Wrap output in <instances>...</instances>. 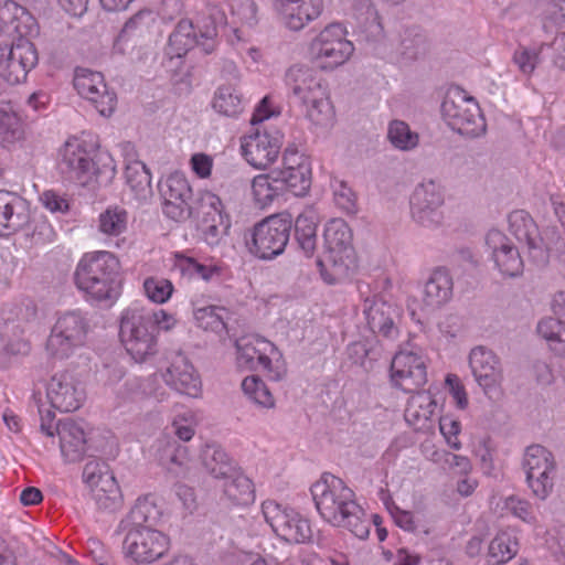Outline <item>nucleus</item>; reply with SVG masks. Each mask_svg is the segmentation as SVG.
Instances as JSON below:
<instances>
[{"label": "nucleus", "instance_id": "nucleus-1", "mask_svg": "<svg viewBox=\"0 0 565 565\" xmlns=\"http://www.w3.org/2000/svg\"><path fill=\"white\" fill-rule=\"evenodd\" d=\"M310 491L318 513L327 523L347 529L361 540L369 536L371 522L354 491L342 479L326 473Z\"/></svg>", "mask_w": 565, "mask_h": 565}, {"label": "nucleus", "instance_id": "nucleus-2", "mask_svg": "<svg viewBox=\"0 0 565 565\" xmlns=\"http://www.w3.org/2000/svg\"><path fill=\"white\" fill-rule=\"evenodd\" d=\"M285 83L315 129L327 130L334 125L335 110L328 84L313 67L305 64L290 66Z\"/></svg>", "mask_w": 565, "mask_h": 565}, {"label": "nucleus", "instance_id": "nucleus-3", "mask_svg": "<svg viewBox=\"0 0 565 565\" xmlns=\"http://www.w3.org/2000/svg\"><path fill=\"white\" fill-rule=\"evenodd\" d=\"M97 152V142L90 135L68 137L58 148L57 168L67 179L79 185H92L99 174L111 179L116 174L115 160L108 152Z\"/></svg>", "mask_w": 565, "mask_h": 565}, {"label": "nucleus", "instance_id": "nucleus-4", "mask_svg": "<svg viewBox=\"0 0 565 565\" xmlns=\"http://www.w3.org/2000/svg\"><path fill=\"white\" fill-rule=\"evenodd\" d=\"M227 18L224 10L209 1L202 19L194 26L189 19H181L169 35L164 51V66L169 72L177 73L183 64L188 52L199 46L209 54L214 50L218 28L225 26Z\"/></svg>", "mask_w": 565, "mask_h": 565}, {"label": "nucleus", "instance_id": "nucleus-5", "mask_svg": "<svg viewBox=\"0 0 565 565\" xmlns=\"http://www.w3.org/2000/svg\"><path fill=\"white\" fill-rule=\"evenodd\" d=\"M74 280L87 301L111 306L121 294L120 263L107 250L85 253L76 265Z\"/></svg>", "mask_w": 565, "mask_h": 565}, {"label": "nucleus", "instance_id": "nucleus-6", "mask_svg": "<svg viewBox=\"0 0 565 565\" xmlns=\"http://www.w3.org/2000/svg\"><path fill=\"white\" fill-rule=\"evenodd\" d=\"M324 255L318 262L320 275L329 285L349 280L358 269L352 245V231L342 218H332L324 225Z\"/></svg>", "mask_w": 565, "mask_h": 565}, {"label": "nucleus", "instance_id": "nucleus-7", "mask_svg": "<svg viewBox=\"0 0 565 565\" xmlns=\"http://www.w3.org/2000/svg\"><path fill=\"white\" fill-rule=\"evenodd\" d=\"M88 332V320L81 311L60 315L46 339L47 356L58 361L72 358L86 345Z\"/></svg>", "mask_w": 565, "mask_h": 565}, {"label": "nucleus", "instance_id": "nucleus-8", "mask_svg": "<svg viewBox=\"0 0 565 565\" xmlns=\"http://www.w3.org/2000/svg\"><path fill=\"white\" fill-rule=\"evenodd\" d=\"M119 337L126 352L137 363L150 361L159 351L158 332L139 311L138 301L121 312Z\"/></svg>", "mask_w": 565, "mask_h": 565}, {"label": "nucleus", "instance_id": "nucleus-9", "mask_svg": "<svg viewBox=\"0 0 565 565\" xmlns=\"http://www.w3.org/2000/svg\"><path fill=\"white\" fill-rule=\"evenodd\" d=\"M235 347L236 364L239 369L262 371L273 381L285 376L282 354L273 342L258 335H246L236 340Z\"/></svg>", "mask_w": 565, "mask_h": 565}, {"label": "nucleus", "instance_id": "nucleus-10", "mask_svg": "<svg viewBox=\"0 0 565 565\" xmlns=\"http://www.w3.org/2000/svg\"><path fill=\"white\" fill-rule=\"evenodd\" d=\"M348 30L340 22L327 24L310 42L309 52L316 65L327 72L344 65L354 53Z\"/></svg>", "mask_w": 565, "mask_h": 565}, {"label": "nucleus", "instance_id": "nucleus-11", "mask_svg": "<svg viewBox=\"0 0 565 565\" xmlns=\"http://www.w3.org/2000/svg\"><path fill=\"white\" fill-rule=\"evenodd\" d=\"M260 513L273 533L289 544H302L311 537L309 521L292 507L267 499L260 504Z\"/></svg>", "mask_w": 565, "mask_h": 565}, {"label": "nucleus", "instance_id": "nucleus-12", "mask_svg": "<svg viewBox=\"0 0 565 565\" xmlns=\"http://www.w3.org/2000/svg\"><path fill=\"white\" fill-rule=\"evenodd\" d=\"M292 217L288 213L273 214L256 223L248 243L249 252L259 259L281 255L289 242Z\"/></svg>", "mask_w": 565, "mask_h": 565}, {"label": "nucleus", "instance_id": "nucleus-13", "mask_svg": "<svg viewBox=\"0 0 565 565\" xmlns=\"http://www.w3.org/2000/svg\"><path fill=\"white\" fill-rule=\"evenodd\" d=\"M441 113L448 126L460 135L478 137L486 131V120L478 103L461 89L447 95Z\"/></svg>", "mask_w": 565, "mask_h": 565}, {"label": "nucleus", "instance_id": "nucleus-14", "mask_svg": "<svg viewBox=\"0 0 565 565\" xmlns=\"http://www.w3.org/2000/svg\"><path fill=\"white\" fill-rule=\"evenodd\" d=\"M444 204V186L433 179L423 180L415 186L409 196L411 218L423 228L436 230L444 221L441 210Z\"/></svg>", "mask_w": 565, "mask_h": 565}, {"label": "nucleus", "instance_id": "nucleus-15", "mask_svg": "<svg viewBox=\"0 0 565 565\" xmlns=\"http://www.w3.org/2000/svg\"><path fill=\"white\" fill-rule=\"evenodd\" d=\"M282 141V132L275 127L255 128L242 138L241 152L249 166L265 170L277 160Z\"/></svg>", "mask_w": 565, "mask_h": 565}, {"label": "nucleus", "instance_id": "nucleus-16", "mask_svg": "<svg viewBox=\"0 0 565 565\" xmlns=\"http://www.w3.org/2000/svg\"><path fill=\"white\" fill-rule=\"evenodd\" d=\"M526 483L534 497L545 500L554 489L556 463L550 450L541 445L529 446L523 457Z\"/></svg>", "mask_w": 565, "mask_h": 565}, {"label": "nucleus", "instance_id": "nucleus-17", "mask_svg": "<svg viewBox=\"0 0 565 565\" xmlns=\"http://www.w3.org/2000/svg\"><path fill=\"white\" fill-rule=\"evenodd\" d=\"M83 480L99 509L113 512L121 508L122 494L107 463L88 461L83 470Z\"/></svg>", "mask_w": 565, "mask_h": 565}, {"label": "nucleus", "instance_id": "nucleus-18", "mask_svg": "<svg viewBox=\"0 0 565 565\" xmlns=\"http://www.w3.org/2000/svg\"><path fill=\"white\" fill-rule=\"evenodd\" d=\"M38 62V51L28 39H19L10 46L0 45V78L9 85L24 82Z\"/></svg>", "mask_w": 565, "mask_h": 565}, {"label": "nucleus", "instance_id": "nucleus-19", "mask_svg": "<svg viewBox=\"0 0 565 565\" xmlns=\"http://www.w3.org/2000/svg\"><path fill=\"white\" fill-rule=\"evenodd\" d=\"M162 211L169 218L181 222L192 213V188L184 173L174 171L159 182Z\"/></svg>", "mask_w": 565, "mask_h": 565}, {"label": "nucleus", "instance_id": "nucleus-20", "mask_svg": "<svg viewBox=\"0 0 565 565\" xmlns=\"http://www.w3.org/2000/svg\"><path fill=\"white\" fill-rule=\"evenodd\" d=\"M169 548V537L151 526H132L126 534L124 550L137 563L160 558Z\"/></svg>", "mask_w": 565, "mask_h": 565}, {"label": "nucleus", "instance_id": "nucleus-21", "mask_svg": "<svg viewBox=\"0 0 565 565\" xmlns=\"http://www.w3.org/2000/svg\"><path fill=\"white\" fill-rule=\"evenodd\" d=\"M46 396L52 407L62 413L75 412L86 401L84 382L73 372L55 373L46 385Z\"/></svg>", "mask_w": 565, "mask_h": 565}, {"label": "nucleus", "instance_id": "nucleus-22", "mask_svg": "<svg viewBox=\"0 0 565 565\" xmlns=\"http://www.w3.org/2000/svg\"><path fill=\"white\" fill-rule=\"evenodd\" d=\"M484 244L489 259L501 276L514 278L523 273L524 263L519 248L502 231L489 230Z\"/></svg>", "mask_w": 565, "mask_h": 565}, {"label": "nucleus", "instance_id": "nucleus-23", "mask_svg": "<svg viewBox=\"0 0 565 565\" xmlns=\"http://www.w3.org/2000/svg\"><path fill=\"white\" fill-rule=\"evenodd\" d=\"M469 366L475 381L489 398L501 394L503 369L499 356L486 347H476L469 353Z\"/></svg>", "mask_w": 565, "mask_h": 565}, {"label": "nucleus", "instance_id": "nucleus-24", "mask_svg": "<svg viewBox=\"0 0 565 565\" xmlns=\"http://www.w3.org/2000/svg\"><path fill=\"white\" fill-rule=\"evenodd\" d=\"M278 23L287 31L300 32L323 12V0H270Z\"/></svg>", "mask_w": 565, "mask_h": 565}, {"label": "nucleus", "instance_id": "nucleus-25", "mask_svg": "<svg viewBox=\"0 0 565 565\" xmlns=\"http://www.w3.org/2000/svg\"><path fill=\"white\" fill-rule=\"evenodd\" d=\"M73 82L78 95L90 102L102 116L109 117L114 113L117 97L107 87L102 73L77 67Z\"/></svg>", "mask_w": 565, "mask_h": 565}, {"label": "nucleus", "instance_id": "nucleus-26", "mask_svg": "<svg viewBox=\"0 0 565 565\" xmlns=\"http://www.w3.org/2000/svg\"><path fill=\"white\" fill-rule=\"evenodd\" d=\"M391 381L405 392L423 386L427 381L424 356L413 350L398 351L391 363Z\"/></svg>", "mask_w": 565, "mask_h": 565}, {"label": "nucleus", "instance_id": "nucleus-27", "mask_svg": "<svg viewBox=\"0 0 565 565\" xmlns=\"http://www.w3.org/2000/svg\"><path fill=\"white\" fill-rule=\"evenodd\" d=\"M363 313L372 332L388 340H395L398 337L397 323L401 310L397 306L373 296L364 299Z\"/></svg>", "mask_w": 565, "mask_h": 565}, {"label": "nucleus", "instance_id": "nucleus-28", "mask_svg": "<svg viewBox=\"0 0 565 565\" xmlns=\"http://www.w3.org/2000/svg\"><path fill=\"white\" fill-rule=\"evenodd\" d=\"M163 382L173 391L198 398L202 394L201 376L183 354H177L161 372Z\"/></svg>", "mask_w": 565, "mask_h": 565}, {"label": "nucleus", "instance_id": "nucleus-29", "mask_svg": "<svg viewBox=\"0 0 565 565\" xmlns=\"http://www.w3.org/2000/svg\"><path fill=\"white\" fill-rule=\"evenodd\" d=\"M281 190L289 189L295 195H305L311 185V168L308 159L297 150L287 149L282 156V168L275 170Z\"/></svg>", "mask_w": 565, "mask_h": 565}, {"label": "nucleus", "instance_id": "nucleus-30", "mask_svg": "<svg viewBox=\"0 0 565 565\" xmlns=\"http://www.w3.org/2000/svg\"><path fill=\"white\" fill-rule=\"evenodd\" d=\"M158 463L169 473L186 478L193 469V460L189 448L170 436H161L153 445Z\"/></svg>", "mask_w": 565, "mask_h": 565}, {"label": "nucleus", "instance_id": "nucleus-31", "mask_svg": "<svg viewBox=\"0 0 565 565\" xmlns=\"http://www.w3.org/2000/svg\"><path fill=\"white\" fill-rule=\"evenodd\" d=\"M0 32L29 40L38 34V23L24 7L13 0H3L0 2Z\"/></svg>", "mask_w": 565, "mask_h": 565}, {"label": "nucleus", "instance_id": "nucleus-32", "mask_svg": "<svg viewBox=\"0 0 565 565\" xmlns=\"http://www.w3.org/2000/svg\"><path fill=\"white\" fill-rule=\"evenodd\" d=\"M509 230L520 242H524L535 262L547 259V244L539 233L537 225L524 210L512 211L508 216Z\"/></svg>", "mask_w": 565, "mask_h": 565}, {"label": "nucleus", "instance_id": "nucleus-33", "mask_svg": "<svg viewBox=\"0 0 565 565\" xmlns=\"http://www.w3.org/2000/svg\"><path fill=\"white\" fill-rule=\"evenodd\" d=\"M563 292L556 295L552 302L555 317H547L537 323L539 335L546 341L548 349L558 356L565 358V312Z\"/></svg>", "mask_w": 565, "mask_h": 565}, {"label": "nucleus", "instance_id": "nucleus-34", "mask_svg": "<svg viewBox=\"0 0 565 565\" xmlns=\"http://www.w3.org/2000/svg\"><path fill=\"white\" fill-rule=\"evenodd\" d=\"M30 218V209L25 200L13 192L0 191V236L24 228Z\"/></svg>", "mask_w": 565, "mask_h": 565}, {"label": "nucleus", "instance_id": "nucleus-35", "mask_svg": "<svg viewBox=\"0 0 565 565\" xmlns=\"http://www.w3.org/2000/svg\"><path fill=\"white\" fill-rule=\"evenodd\" d=\"M122 151L126 184L136 200H147L152 194L151 174L146 164L137 159L132 145H124Z\"/></svg>", "mask_w": 565, "mask_h": 565}, {"label": "nucleus", "instance_id": "nucleus-36", "mask_svg": "<svg viewBox=\"0 0 565 565\" xmlns=\"http://www.w3.org/2000/svg\"><path fill=\"white\" fill-rule=\"evenodd\" d=\"M222 499L228 504L247 505L255 500V489L252 480L236 467L224 479L218 481Z\"/></svg>", "mask_w": 565, "mask_h": 565}, {"label": "nucleus", "instance_id": "nucleus-37", "mask_svg": "<svg viewBox=\"0 0 565 565\" xmlns=\"http://www.w3.org/2000/svg\"><path fill=\"white\" fill-rule=\"evenodd\" d=\"M437 401L429 391H420L412 395L405 409L406 422L416 430L428 428L436 414Z\"/></svg>", "mask_w": 565, "mask_h": 565}, {"label": "nucleus", "instance_id": "nucleus-38", "mask_svg": "<svg viewBox=\"0 0 565 565\" xmlns=\"http://www.w3.org/2000/svg\"><path fill=\"white\" fill-rule=\"evenodd\" d=\"M62 456L67 461H77L85 452V434L77 423L67 419L56 426Z\"/></svg>", "mask_w": 565, "mask_h": 565}, {"label": "nucleus", "instance_id": "nucleus-39", "mask_svg": "<svg viewBox=\"0 0 565 565\" xmlns=\"http://www.w3.org/2000/svg\"><path fill=\"white\" fill-rule=\"evenodd\" d=\"M320 222L319 211L306 206L295 221V236L306 256H311L317 247V227Z\"/></svg>", "mask_w": 565, "mask_h": 565}, {"label": "nucleus", "instance_id": "nucleus-40", "mask_svg": "<svg viewBox=\"0 0 565 565\" xmlns=\"http://www.w3.org/2000/svg\"><path fill=\"white\" fill-rule=\"evenodd\" d=\"M25 138V125L10 103H0V145L10 148Z\"/></svg>", "mask_w": 565, "mask_h": 565}, {"label": "nucleus", "instance_id": "nucleus-41", "mask_svg": "<svg viewBox=\"0 0 565 565\" xmlns=\"http://www.w3.org/2000/svg\"><path fill=\"white\" fill-rule=\"evenodd\" d=\"M452 278L446 268L433 270L424 287V301L429 307H440L452 297Z\"/></svg>", "mask_w": 565, "mask_h": 565}, {"label": "nucleus", "instance_id": "nucleus-42", "mask_svg": "<svg viewBox=\"0 0 565 565\" xmlns=\"http://www.w3.org/2000/svg\"><path fill=\"white\" fill-rule=\"evenodd\" d=\"M519 537L511 527L497 532L488 546V562L491 565H501L511 561L519 552Z\"/></svg>", "mask_w": 565, "mask_h": 565}, {"label": "nucleus", "instance_id": "nucleus-43", "mask_svg": "<svg viewBox=\"0 0 565 565\" xmlns=\"http://www.w3.org/2000/svg\"><path fill=\"white\" fill-rule=\"evenodd\" d=\"M250 190L253 201L259 209L270 206L282 193L281 183L275 171L254 177L250 182Z\"/></svg>", "mask_w": 565, "mask_h": 565}, {"label": "nucleus", "instance_id": "nucleus-44", "mask_svg": "<svg viewBox=\"0 0 565 565\" xmlns=\"http://www.w3.org/2000/svg\"><path fill=\"white\" fill-rule=\"evenodd\" d=\"M202 461L206 472L217 481L231 476L237 467L227 452L217 445L205 446L202 452Z\"/></svg>", "mask_w": 565, "mask_h": 565}, {"label": "nucleus", "instance_id": "nucleus-45", "mask_svg": "<svg viewBox=\"0 0 565 565\" xmlns=\"http://www.w3.org/2000/svg\"><path fill=\"white\" fill-rule=\"evenodd\" d=\"M212 106L221 115L236 117L244 110L245 98L236 85L224 84L216 88Z\"/></svg>", "mask_w": 565, "mask_h": 565}, {"label": "nucleus", "instance_id": "nucleus-46", "mask_svg": "<svg viewBox=\"0 0 565 565\" xmlns=\"http://www.w3.org/2000/svg\"><path fill=\"white\" fill-rule=\"evenodd\" d=\"M162 516V511L158 507L156 498L147 494L137 499L132 507L129 520L134 526H151L156 525Z\"/></svg>", "mask_w": 565, "mask_h": 565}, {"label": "nucleus", "instance_id": "nucleus-47", "mask_svg": "<svg viewBox=\"0 0 565 565\" xmlns=\"http://www.w3.org/2000/svg\"><path fill=\"white\" fill-rule=\"evenodd\" d=\"M128 226V213L119 206H109L98 216V230L108 237L124 234Z\"/></svg>", "mask_w": 565, "mask_h": 565}, {"label": "nucleus", "instance_id": "nucleus-48", "mask_svg": "<svg viewBox=\"0 0 565 565\" xmlns=\"http://www.w3.org/2000/svg\"><path fill=\"white\" fill-rule=\"evenodd\" d=\"M387 138L394 148L411 151L419 143V135L403 120H393L388 125Z\"/></svg>", "mask_w": 565, "mask_h": 565}, {"label": "nucleus", "instance_id": "nucleus-49", "mask_svg": "<svg viewBox=\"0 0 565 565\" xmlns=\"http://www.w3.org/2000/svg\"><path fill=\"white\" fill-rule=\"evenodd\" d=\"M426 49V40L422 34L414 30H406L401 36L396 52L403 61L412 62L424 56Z\"/></svg>", "mask_w": 565, "mask_h": 565}, {"label": "nucleus", "instance_id": "nucleus-50", "mask_svg": "<svg viewBox=\"0 0 565 565\" xmlns=\"http://www.w3.org/2000/svg\"><path fill=\"white\" fill-rule=\"evenodd\" d=\"M545 47V44L520 45L513 53L512 62L523 75L530 76L541 63V54Z\"/></svg>", "mask_w": 565, "mask_h": 565}, {"label": "nucleus", "instance_id": "nucleus-51", "mask_svg": "<svg viewBox=\"0 0 565 565\" xmlns=\"http://www.w3.org/2000/svg\"><path fill=\"white\" fill-rule=\"evenodd\" d=\"M242 390L256 405L264 408H273L275 406L274 396L258 376H246L242 382Z\"/></svg>", "mask_w": 565, "mask_h": 565}, {"label": "nucleus", "instance_id": "nucleus-52", "mask_svg": "<svg viewBox=\"0 0 565 565\" xmlns=\"http://www.w3.org/2000/svg\"><path fill=\"white\" fill-rule=\"evenodd\" d=\"M226 310L221 307L207 306L194 311V319L198 326L204 330L221 333L226 329Z\"/></svg>", "mask_w": 565, "mask_h": 565}, {"label": "nucleus", "instance_id": "nucleus-53", "mask_svg": "<svg viewBox=\"0 0 565 565\" xmlns=\"http://www.w3.org/2000/svg\"><path fill=\"white\" fill-rule=\"evenodd\" d=\"M352 10L361 25L373 35L382 31L379 13L371 0H354Z\"/></svg>", "mask_w": 565, "mask_h": 565}, {"label": "nucleus", "instance_id": "nucleus-54", "mask_svg": "<svg viewBox=\"0 0 565 565\" xmlns=\"http://www.w3.org/2000/svg\"><path fill=\"white\" fill-rule=\"evenodd\" d=\"M334 204L344 213L354 214L358 211L356 195L349 184L338 178L331 180Z\"/></svg>", "mask_w": 565, "mask_h": 565}, {"label": "nucleus", "instance_id": "nucleus-55", "mask_svg": "<svg viewBox=\"0 0 565 565\" xmlns=\"http://www.w3.org/2000/svg\"><path fill=\"white\" fill-rule=\"evenodd\" d=\"M143 291L147 298L158 305L169 301L174 287L172 282L162 277H148L143 281Z\"/></svg>", "mask_w": 565, "mask_h": 565}, {"label": "nucleus", "instance_id": "nucleus-56", "mask_svg": "<svg viewBox=\"0 0 565 565\" xmlns=\"http://www.w3.org/2000/svg\"><path fill=\"white\" fill-rule=\"evenodd\" d=\"M138 309L154 332L157 330L169 332L178 323L177 318L163 309H151L141 302H138Z\"/></svg>", "mask_w": 565, "mask_h": 565}, {"label": "nucleus", "instance_id": "nucleus-57", "mask_svg": "<svg viewBox=\"0 0 565 565\" xmlns=\"http://www.w3.org/2000/svg\"><path fill=\"white\" fill-rule=\"evenodd\" d=\"M233 23L254 26L258 19V7L255 0H231L228 3Z\"/></svg>", "mask_w": 565, "mask_h": 565}, {"label": "nucleus", "instance_id": "nucleus-58", "mask_svg": "<svg viewBox=\"0 0 565 565\" xmlns=\"http://www.w3.org/2000/svg\"><path fill=\"white\" fill-rule=\"evenodd\" d=\"M196 415L192 409L184 408L174 414L171 427L174 435L182 441H189L195 434Z\"/></svg>", "mask_w": 565, "mask_h": 565}, {"label": "nucleus", "instance_id": "nucleus-59", "mask_svg": "<svg viewBox=\"0 0 565 565\" xmlns=\"http://www.w3.org/2000/svg\"><path fill=\"white\" fill-rule=\"evenodd\" d=\"M503 509L526 524L533 526L537 524V516L533 511V507L525 499L509 495L503 500Z\"/></svg>", "mask_w": 565, "mask_h": 565}, {"label": "nucleus", "instance_id": "nucleus-60", "mask_svg": "<svg viewBox=\"0 0 565 565\" xmlns=\"http://www.w3.org/2000/svg\"><path fill=\"white\" fill-rule=\"evenodd\" d=\"M174 267L179 269L182 275L189 277L198 276L205 280L210 279L215 271L214 267L202 265L194 258L181 253L174 254Z\"/></svg>", "mask_w": 565, "mask_h": 565}, {"label": "nucleus", "instance_id": "nucleus-61", "mask_svg": "<svg viewBox=\"0 0 565 565\" xmlns=\"http://www.w3.org/2000/svg\"><path fill=\"white\" fill-rule=\"evenodd\" d=\"M230 228V218L226 214H218V217H211V222L202 227L203 239L210 246L217 245L227 234Z\"/></svg>", "mask_w": 565, "mask_h": 565}, {"label": "nucleus", "instance_id": "nucleus-62", "mask_svg": "<svg viewBox=\"0 0 565 565\" xmlns=\"http://www.w3.org/2000/svg\"><path fill=\"white\" fill-rule=\"evenodd\" d=\"M439 430L449 448L454 450L461 449L462 444L459 440L461 423L458 419L449 415L440 417Z\"/></svg>", "mask_w": 565, "mask_h": 565}, {"label": "nucleus", "instance_id": "nucleus-63", "mask_svg": "<svg viewBox=\"0 0 565 565\" xmlns=\"http://www.w3.org/2000/svg\"><path fill=\"white\" fill-rule=\"evenodd\" d=\"M42 205L53 214H65L70 210V199L54 190H46L40 195Z\"/></svg>", "mask_w": 565, "mask_h": 565}, {"label": "nucleus", "instance_id": "nucleus-64", "mask_svg": "<svg viewBox=\"0 0 565 565\" xmlns=\"http://www.w3.org/2000/svg\"><path fill=\"white\" fill-rule=\"evenodd\" d=\"M189 166L199 179H209L214 167V158L204 152H195L191 156Z\"/></svg>", "mask_w": 565, "mask_h": 565}]
</instances>
